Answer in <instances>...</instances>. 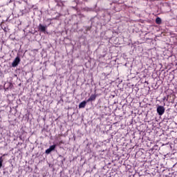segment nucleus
Returning <instances> with one entry per match:
<instances>
[{"instance_id":"10","label":"nucleus","mask_w":177,"mask_h":177,"mask_svg":"<svg viewBox=\"0 0 177 177\" xmlns=\"http://www.w3.org/2000/svg\"><path fill=\"white\" fill-rule=\"evenodd\" d=\"M73 3L75 5V6H73V8H75L77 6V1H73Z\"/></svg>"},{"instance_id":"2","label":"nucleus","mask_w":177,"mask_h":177,"mask_svg":"<svg viewBox=\"0 0 177 177\" xmlns=\"http://www.w3.org/2000/svg\"><path fill=\"white\" fill-rule=\"evenodd\" d=\"M157 113L159 115H162L165 113V109L163 106H159L157 108Z\"/></svg>"},{"instance_id":"9","label":"nucleus","mask_w":177,"mask_h":177,"mask_svg":"<svg viewBox=\"0 0 177 177\" xmlns=\"http://www.w3.org/2000/svg\"><path fill=\"white\" fill-rule=\"evenodd\" d=\"M92 28V27L91 26H88V27H86V31H91V29Z\"/></svg>"},{"instance_id":"4","label":"nucleus","mask_w":177,"mask_h":177,"mask_svg":"<svg viewBox=\"0 0 177 177\" xmlns=\"http://www.w3.org/2000/svg\"><path fill=\"white\" fill-rule=\"evenodd\" d=\"M38 28L41 32H45V31H46V26H43L41 24L39 25Z\"/></svg>"},{"instance_id":"7","label":"nucleus","mask_w":177,"mask_h":177,"mask_svg":"<svg viewBox=\"0 0 177 177\" xmlns=\"http://www.w3.org/2000/svg\"><path fill=\"white\" fill-rule=\"evenodd\" d=\"M156 23L157 24H160L162 23V19H160L159 18V17H158V18H156Z\"/></svg>"},{"instance_id":"6","label":"nucleus","mask_w":177,"mask_h":177,"mask_svg":"<svg viewBox=\"0 0 177 177\" xmlns=\"http://www.w3.org/2000/svg\"><path fill=\"white\" fill-rule=\"evenodd\" d=\"M86 103H88V102L86 101H83L80 104H79V109H84L85 106H86Z\"/></svg>"},{"instance_id":"3","label":"nucleus","mask_w":177,"mask_h":177,"mask_svg":"<svg viewBox=\"0 0 177 177\" xmlns=\"http://www.w3.org/2000/svg\"><path fill=\"white\" fill-rule=\"evenodd\" d=\"M55 149H56L55 145L50 146L49 149L46 150V154H50V152L53 151V150H55Z\"/></svg>"},{"instance_id":"5","label":"nucleus","mask_w":177,"mask_h":177,"mask_svg":"<svg viewBox=\"0 0 177 177\" xmlns=\"http://www.w3.org/2000/svg\"><path fill=\"white\" fill-rule=\"evenodd\" d=\"M94 100H96V95H91L86 102H93Z\"/></svg>"},{"instance_id":"1","label":"nucleus","mask_w":177,"mask_h":177,"mask_svg":"<svg viewBox=\"0 0 177 177\" xmlns=\"http://www.w3.org/2000/svg\"><path fill=\"white\" fill-rule=\"evenodd\" d=\"M19 63H20V57H17L15 59V60L12 62V66L13 67H17V66H19Z\"/></svg>"},{"instance_id":"8","label":"nucleus","mask_w":177,"mask_h":177,"mask_svg":"<svg viewBox=\"0 0 177 177\" xmlns=\"http://www.w3.org/2000/svg\"><path fill=\"white\" fill-rule=\"evenodd\" d=\"M2 162H3V157H0V168L2 167Z\"/></svg>"}]
</instances>
